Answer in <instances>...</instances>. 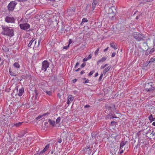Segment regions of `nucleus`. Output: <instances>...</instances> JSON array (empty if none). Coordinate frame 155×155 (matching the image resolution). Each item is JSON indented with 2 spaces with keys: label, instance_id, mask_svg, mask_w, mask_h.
Segmentation results:
<instances>
[{
  "label": "nucleus",
  "instance_id": "nucleus-21",
  "mask_svg": "<svg viewBox=\"0 0 155 155\" xmlns=\"http://www.w3.org/2000/svg\"><path fill=\"white\" fill-rule=\"evenodd\" d=\"M48 122L52 126L54 127L55 126V121H54L52 120L51 119H49L48 120Z\"/></svg>",
  "mask_w": 155,
  "mask_h": 155
},
{
  "label": "nucleus",
  "instance_id": "nucleus-20",
  "mask_svg": "<svg viewBox=\"0 0 155 155\" xmlns=\"http://www.w3.org/2000/svg\"><path fill=\"white\" fill-rule=\"evenodd\" d=\"M13 66L16 68L19 69L20 66V65L18 62H15L13 65Z\"/></svg>",
  "mask_w": 155,
  "mask_h": 155
},
{
  "label": "nucleus",
  "instance_id": "nucleus-62",
  "mask_svg": "<svg viewBox=\"0 0 155 155\" xmlns=\"http://www.w3.org/2000/svg\"><path fill=\"white\" fill-rule=\"evenodd\" d=\"M24 136V134H22L20 136H19L18 137H23Z\"/></svg>",
  "mask_w": 155,
  "mask_h": 155
},
{
  "label": "nucleus",
  "instance_id": "nucleus-22",
  "mask_svg": "<svg viewBox=\"0 0 155 155\" xmlns=\"http://www.w3.org/2000/svg\"><path fill=\"white\" fill-rule=\"evenodd\" d=\"M50 146V144H48L47 145L45 148L43 149L41 151V153H45L46 151L48 149Z\"/></svg>",
  "mask_w": 155,
  "mask_h": 155
},
{
  "label": "nucleus",
  "instance_id": "nucleus-28",
  "mask_svg": "<svg viewBox=\"0 0 155 155\" xmlns=\"http://www.w3.org/2000/svg\"><path fill=\"white\" fill-rule=\"evenodd\" d=\"M147 51V52H149V53L148 54H150L152 53L153 52H154V48H153L152 49H151V50H150V51H149V50L148 49H147L146 50Z\"/></svg>",
  "mask_w": 155,
  "mask_h": 155
},
{
  "label": "nucleus",
  "instance_id": "nucleus-19",
  "mask_svg": "<svg viewBox=\"0 0 155 155\" xmlns=\"http://www.w3.org/2000/svg\"><path fill=\"white\" fill-rule=\"evenodd\" d=\"M9 72L10 75L12 76H17L18 74H16L15 71H12L11 69H9Z\"/></svg>",
  "mask_w": 155,
  "mask_h": 155
},
{
  "label": "nucleus",
  "instance_id": "nucleus-34",
  "mask_svg": "<svg viewBox=\"0 0 155 155\" xmlns=\"http://www.w3.org/2000/svg\"><path fill=\"white\" fill-rule=\"evenodd\" d=\"M108 64H107L104 65H102L101 67V69H102L104 68H105L108 65Z\"/></svg>",
  "mask_w": 155,
  "mask_h": 155
},
{
  "label": "nucleus",
  "instance_id": "nucleus-2",
  "mask_svg": "<svg viewBox=\"0 0 155 155\" xmlns=\"http://www.w3.org/2000/svg\"><path fill=\"white\" fill-rule=\"evenodd\" d=\"M133 37L137 41H140L143 40V38L145 37L143 34L138 32H136L133 35Z\"/></svg>",
  "mask_w": 155,
  "mask_h": 155
},
{
  "label": "nucleus",
  "instance_id": "nucleus-26",
  "mask_svg": "<svg viewBox=\"0 0 155 155\" xmlns=\"http://www.w3.org/2000/svg\"><path fill=\"white\" fill-rule=\"evenodd\" d=\"M68 99L72 101L74 100V97L72 95L69 94L68 96Z\"/></svg>",
  "mask_w": 155,
  "mask_h": 155
},
{
  "label": "nucleus",
  "instance_id": "nucleus-7",
  "mask_svg": "<svg viewBox=\"0 0 155 155\" xmlns=\"http://www.w3.org/2000/svg\"><path fill=\"white\" fill-rule=\"evenodd\" d=\"M5 21L8 23H15V18L11 16H7L5 18Z\"/></svg>",
  "mask_w": 155,
  "mask_h": 155
},
{
  "label": "nucleus",
  "instance_id": "nucleus-60",
  "mask_svg": "<svg viewBox=\"0 0 155 155\" xmlns=\"http://www.w3.org/2000/svg\"><path fill=\"white\" fill-rule=\"evenodd\" d=\"M124 152V150H120V153H122Z\"/></svg>",
  "mask_w": 155,
  "mask_h": 155
},
{
  "label": "nucleus",
  "instance_id": "nucleus-40",
  "mask_svg": "<svg viewBox=\"0 0 155 155\" xmlns=\"http://www.w3.org/2000/svg\"><path fill=\"white\" fill-rule=\"evenodd\" d=\"M99 48H98L94 52V54L95 55L97 54V53H98V51H99Z\"/></svg>",
  "mask_w": 155,
  "mask_h": 155
},
{
  "label": "nucleus",
  "instance_id": "nucleus-58",
  "mask_svg": "<svg viewBox=\"0 0 155 155\" xmlns=\"http://www.w3.org/2000/svg\"><path fill=\"white\" fill-rule=\"evenodd\" d=\"M108 47H107V48H106V49H104V52H106V51L107 50H108Z\"/></svg>",
  "mask_w": 155,
  "mask_h": 155
},
{
  "label": "nucleus",
  "instance_id": "nucleus-39",
  "mask_svg": "<svg viewBox=\"0 0 155 155\" xmlns=\"http://www.w3.org/2000/svg\"><path fill=\"white\" fill-rule=\"evenodd\" d=\"M42 116L41 115H39L38 117H37L36 118V120H38L40 119H41V118H42Z\"/></svg>",
  "mask_w": 155,
  "mask_h": 155
},
{
  "label": "nucleus",
  "instance_id": "nucleus-32",
  "mask_svg": "<svg viewBox=\"0 0 155 155\" xmlns=\"http://www.w3.org/2000/svg\"><path fill=\"white\" fill-rule=\"evenodd\" d=\"M111 126H114V125L117 124V122L114 121H112L111 122Z\"/></svg>",
  "mask_w": 155,
  "mask_h": 155
},
{
  "label": "nucleus",
  "instance_id": "nucleus-37",
  "mask_svg": "<svg viewBox=\"0 0 155 155\" xmlns=\"http://www.w3.org/2000/svg\"><path fill=\"white\" fill-rule=\"evenodd\" d=\"M103 76V74L102 73H101V75L100 76L99 78L98 79V81H100L102 79V78Z\"/></svg>",
  "mask_w": 155,
  "mask_h": 155
},
{
  "label": "nucleus",
  "instance_id": "nucleus-55",
  "mask_svg": "<svg viewBox=\"0 0 155 155\" xmlns=\"http://www.w3.org/2000/svg\"><path fill=\"white\" fill-rule=\"evenodd\" d=\"M90 107V106L88 105H87L85 106H84L85 108H88V107Z\"/></svg>",
  "mask_w": 155,
  "mask_h": 155
},
{
  "label": "nucleus",
  "instance_id": "nucleus-11",
  "mask_svg": "<svg viewBox=\"0 0 155 155\" xmlns=\"http://www.w3.org/2000/svg\"><path fill=\"white\" fill-rule=\"evenodd\" d=\"M83 150L85 152V153L88 155L90 154L91 152V150L90 149L89 147L87 146L83 149Z\"/></svg>",
  "mask_w": 155,
  "mask_h": 155
},
{
  "label": "nucleus",
  "instance_id": "nucleus-13",
  "mask_svg": "<svg viewBox=\"0 0 155 155\" xmlns=\"http://www.w3.org/2000/svg\"><path fill=\"white\" fill-rule=\"evenodd\" d=\"M109 11L110 12L113 14L112 17H113L115 15V13L116 12L115 8L114 7H112L111 8H109Z\"/></svg>",
  "mask_w": 155,
  "mask_h": 155
},
{
  "label": "nucleus",
  "instance_id": "nucleus-29",
  "mask_svg": "<svg viewBox=\"0 0 155 155\" xmlns=\"http://www.w3.org/2000/svg\"><path fill=\"white\" fill-rule=\"evenodd\" d=\"M127 142L126 141V142H124L123 141H121L120 143V147H123L126 144V143H127Z\"/></svg>",
  "mask_w": 155,
  "mask_h": 155
},
{
  "label": "nucleus",
  "instance_id": "nucleus-44",
  "mask_svg": "<svg viewBox=\"0 0 155 155\" xmlns=\"http://www.w3.org/2000/svg\"><path fill=\"white\" fill-rule=\"evenodd\" d=\"M88 60H89V59L87 58V57H85L83 59V61H87Z\"/></svg>",
  "mask_w": 155,
  "mask_h": 155
},
{
  "label": "nucleus",
  "instance_id": "nucleus-31",
  "mask_svg": "<svg viewBox=\"0 0 155 155\" xmlns=\"http://www.w3.org/2000/svg\"><path fill=\"white\" fill-rule=\"evenodd\" d=\"M61 119V117H58V118L56 120V124L59 123Z\"/></svg>",
  "mask_w": 155,
  "mask_h": 155
},
{
  "label": "nucleus",
  "instance_id": "nucleus-18",
  "mask_svg": "<svg viewBox=\"0 0 155 155\" xmlns=\"http://www.w3.org/2000/svg\"><path fill=\"white\" fill-rule=\"evenodd\" d=\"M107 59V57H103L97 61V64H99V63L101 62H103L105 61Z\"/></svg>",
  "mask_w": 155,
  "mask_h": 155
},
{
  "label": "nucleus",
  "instance_id": "nucleus-46",
  "mask_svg": "<svg viewBox=\"0 0 155 155\" xmlns=\"http://www.w3.org/2000/svg\"><path fill=\"white\" fill-rule=\"evenodd\" d=\"M69 47V45H68L67 46H64L63 47V49H67Z\"/></svg>",
  "mask_w": 155,
  "mask_h": 155
},
{
  "label": "nucleus",
  "instance_id": "nucleus-1",
  "mask_svg": "<svg viewBox=\"0 0 155 155\" xmlns=\"http://www.w3.org/2000/svg\"><path fill=\"white\" fill-rule=\"evenodd\" d=\"M2 31L1 34L3 35L12 37L14 35L15 29L14 28L8 27L7 25H2Z\"/></svg>",
  "mask_w": 155,
  "mask_h": 155
},
{
  "label": "nucleus",
  "instance_id": "nucleus-48",
  "mask_svg": "<svg viewBox=\"0 0 155 155\" xmlns=\"http://www.w3.org/2000/svg\"><path fill=\"white\" fill-rule=\"evenodd\" d=\"M79 63L78 62H77L76 63V64H75V67H74V68H77V66L79 65Z\"/></svg>",
  "mask_w": 155,
  "mask_h": 155
},
{
  "label": "nucleus",
  "instance_id": "nucleus-51",
  "mask_svg": "<svg viewBox=\"0 0 155 155\" xmlns=\"http://www.w3.org/2000/svg\"><path fill=\"white\" fill-rule=\"evenodd\" d=\"M141 15V14H139L138 16H137L136 18V19L137 20L140 17Z\"/></svg>",
  "mask_w": 155,
  "mask_h": 155
},
{
  "label": "nucleus",
  "instance_id": "nucleus-12",
  "mask_svg": "<svg viewBox=\"0 0 155 155\" xmlns=\"http://www.w3.org/2000/svg\"><path fill=\"white\" fill-rule=\"evenodd\" d=\"M75 9L69 8L68 9L67 14L69 16H71L74 13Z\"/></svg>",
  "mask_w": 155,
  "mask_h": 155
},
{
  "label": "nucleus",
  "instance_id": "nucleus-15",
  "mask_svg": "<svg viewBox=\"0 0 155 155\" xmlns=\"http://www.w3.org/2000/svg\"><path fill=\"white\" fill-rule=\"evenodd\" d=\"M111 68V66L110 65L107 67H106L103 71V74L105 75L106 72L109 71V70Z\"/></svg>",
  "mask_w": 155,
  "mask_h": 155
},
{
  "label": "nucleus",
  "instance_id": "nucleus-8",
  "mask_svg": "<svg viewBox=\"0 0 155 155\" xmlns=\"http://www.w3.org/2000/svg\"><path fill=\"white\" fill-rule=\"evenodd\" d=\"M19 26L21 29L24 30H27L30 27V25L28 23L20 24Z\"/></svg>",
  "mask_w": 155,
  "mask_h": 155
},
{
  "label": "nucleus",
  "instance_id": "nucleus-50",
  "mask_svg": "<svg viewBox=\"0 0 155 155\" xmlns=\"http://www.w3.org/2000/svg\"><path fill=\"white\" fill-rule=\"evenodd\" d=\"M116 54L115 52H113L111 55V57H114L115 56V55H116Z\"/></svg>",
  "mask_w": 155,
  "mask_h": 155
},
{
  "label": "nucleus",
  "instance_id": "nucleus-10",
  "mask_svg": "<svg viewBox=\"0 0 155 155\" xmlns=\"http://www.w3.org/2000/svg\"><path fill=\"white\" fill-rule=\"evenodd\" d=\"M100 0H93V2L92 4L91 9L93 11L94 10L96 6L97 5L99 2Z\"/></svg>",
  "mask_w": 155,
  "mask_h": 155
},
{
  "label": "nucleus",
  "instance_id": "nucleus-49",
  "mask_svg": "<svg viewBox=\"0 0 155 155\" xmlns=\"http://www.w3.org/2000/svg\"><path fill=\"white\" fill-rule=\"evenodd\" d=\"M77 81V79H74L72 80V81L73 83H75Z\"/></svg>",
  "mask_w": 155,
  "mask_h": 155
},
{
  "label": "nucleus",
  "instance_id": "nucleus-54",
  "mask_svg": "<svg viewBox=\"0 0 155 155\" xmlns=\"http://www.w3.org/2000/svg\"><path fill=\"white\" fill-rule=\"evenodd\" d=\"M80 70V68H78V69L75 70L74 71L77 72V71H79Z\"/></svg>",
  "mask_w": 155,
  "mask_h": 155
},
{
  "label": "nucleus",
  "instance_id": "nucleus-6",
  "mask_svg": "<svg viewBox=\"0 0 155 155\" xmlns=\"http://www.w3.org/2000/svg\"><path fill=\"white\" fill-rule=\"evenodd\" d=\"M105 107L107 110L110 111L109 112L115 111L116 110L115 105L112 104H107L105 105Z\"/></svg>",
  "mask_w": 155,
  "mask_h": 155
},
{
  "label": "nucleus",
  "instance_id": "nucleus-5",
  "mask_svg": "<svg viewBox=\"0 0 155 155\" xmlns=\"http://www.w3.org/2000/svg\"><path fill=\"white\" fill-rule=\"evenodd\" d=\"M49 63L47 60H45L42 62L41 69L44 72L46 71L47 69L49 67Z\"/></svg>",
  "mask_w": 155,
  "mask_h": 155
},
{
  "label": "nucleus",
  "instance_id": "nucleus-63",
  "mask_svg": "<svg viewBox=\"0 0 155 155\" xmlns=\"http://www.w3.org/2000/svg\"><path fill=\"white\" fill-rule=\"evenodd\" d=\"M152 125L153 126H155V121L153 123Z\"/></svg>",
  "mask_w": 155,
  "mask_h": 155
},
{
  "label": "nucleus",
  "instance_id": "nucleus-4",
  "mask_svg": "<svg viewBox=\"0 0 155 155\" xmlns=\"http://www.w3.org/2000/svg\"><path fill=\"white\" fill-rule=\"evenodd\" d=\"M17 3L15 1H12L8 5L7 8L10 11H12L15 9Z\"/></svg>",
  "mask_w": 155,
  "mask_h": 155
},
{
  "label": "nucleus",
  "instance_id": "nucleus-47",
  "mask_svg": "<svg viewBox=\"0 0 155 155\" xmlns=\"http://www.w3.org/2000/svg\"><path fill=\"white\" fill-rule=\"evenodd\" d=\"M89 82V80L88 79H87L86 80V81L83 82L84 84L88 83Z\"/></svg>",
  "mask_w": 155,
  "mask_h": 155
},
{
  "label": "nucleus",
  "instance_id": "nucleus-52",
  "mask_svg": "<svg viewBox=\"0 0 155 155\" xmlns=\"http://www.w3.org/2000/svg\"><path fill=\"white\" fill-rule=\"evenodd\" d=\"M92 57V55L91 54H90L89 55V56L87 57V58H88L89 59H90Z\"/></svg>",
  "mask_w": 155,
  "mask_h": 155
},
{
  "label": "nucleus",
  "instance_id": "nucleus-17",
  "mask_svg": "<svg viewBox=\"0 0 155 155\" xmlns=\"http://www.w3.org/2000/svg\"><path fill=\"white\" fill-rule=\"evenodd\" d=\"M24 88L23 87L19 89V92L18 94L19 96H21L23 94L24 92Z\"/></svg>",
  "mask_w": 155,
  "mask_h": 155
},
{
  "label": "nucleus",
  "instance_id": "nucleus-23",
  "mask_svg": "<svg viewBox=\"0 0 155 155\" xmlns=\"http://www.w3.org/2000/svg\"><path fill=\"white\" fill-rule=\"evenodd\" d=\"M148 119L150 121V122H152L155 120V118L153 117V115L152 114H150L149 116L148 117Z\"/></svg>",
  "mask_w": 155,
  "mask_h": 155
},
{
  "label": "nucleus",
  "instance_id": "nucleus-61",
  "mask_svg": "<svg viewBox=\"0 0 155 155\" xmlns=\"http://www.w3.org/2000/svg\"><path fill=\"white\" fill-rule=\"evenodd\" d=\"M58 96V97L59 98L61 97V95H60V94L59 93H58L57 94Z\"/></svg>",
  "mask_w": 155,
  "mask_h": 155
},
{
  "label": "nucleus",
  "instance_id": "nucleus-42",
  "mask_svg": "<svg viewBox=\"0 0 155 155\" xmlns=\"http://www.w3.org/2000/svg\"><path fill=\"white\" fill-rule=\"evenodd\" d=\"M41 38H40V39H39L38 41V45L37 46H38L39 45L40 43V42H41Z\"/></svg>",
  "mask_w": 155,
  "mask_h": 155
},
{
  "label": "nucleus",
  "instance_id": "nucleus-25",
  "mask_svg": "<svg viewBox=\"0 0 155 155\" xmlns=\"http://www.w3.org/2000/svg\"><path fill=\"white\" fill-rule=\"evenodd\" d=\"M35 38H32V40L30 41L28 45V46L29 47L31 48V46L34 42L35 41Z\"/></svg>",
  "mask_w": 155,
  "mask_h": 155
},
{
  "label": "nucleus",
  "instance_id": "nucleus-57",
  "mask_svg": "<svg viewBox=\"0 0 155 155\" xmlns=\"http://www.w3.org/2000/svg\"><path fill=\"white\" fill-rule=\"evenodd\" d=\"M67 103L68 104H70V100H68L67 101Z\"/></svg>",
  "mask_w": 155,
  "mask_h": 155
},
{
  "label": "nucleus",
  "instance_id": "nucleus-3",
  "mask_svg": "<svg viewBox=\"0 0 155 155\" xmlns=\"http://www.w3.org/2000/svg\"><path fill=\"white\" fill-rule=\"evenodd\" d=\"M152 83L151 82L145 83V90L147 92H150L153 91L155 88L152 86Z\"/></svg>",
  "mask_w": 155,
  "mask_h": 155
},
{
  "label": "nucleus",
  "instance_id": "nucleus-41",
  "mask_svg": "<svg viewBox=\"0 0 155 155\" xmlns=\"http://www.w3.org/2000/svg\"><path fill=\"white\" fill-rule=\"evenodd\" d=\"M143 44L144 47H148L147 45V43L146 42H144L143 43Z\"/></svg>",
  "mask_w": 155,
  "mask_h": 155
},
{
  "label": "nucleus",
  "instance_id": "nucleus-30",
  "mask_svg": "<svg viewBox=\"0 0 155 155\" xmlns=\"http://www.w3.org/2000/svg\"><path fill=\"white\" fill-rule=\"evenodd\" d=\"M44 91L46 93V94L49 96H51L52 94V92L51 91Z\"/></svg>",
  "mask_w": 155,
  "mask_h": 155
},
{
  "label": "nucleus",
  "instance_id": "nucleus-53",
  "mask_svg": "<svg viewBox=\"0 0 155 155\" xmlns=\"http://www.w3.org/2000/svg\"><path fill=\"white\" fill-rule=\"evenodd\" d=\"M72 41L71 40V39H70L69 40V42H68V45H69L71 43H72Z\"/></svg>",
  "mask_w": 155,
  "mask_h": 155
},
{
  "label": "nucleus",
  "instance_id": "nucleus-56",
  "mask_svg": "<svg viewBox=\"0 0 155 155\" xmlns=\"http://www.w3.org/2000/svg\"><path fill=\"white\" fill-rule=\"evenodd\" d=\"M84 73H85V72H84V70H83V71H81V74H82Z\"/></svg>",
  "mask_w": 155,
  "mask_h": 155
},
{
  "label": "nucleus",
  "instance_id": "nucleus-14",
  "mask_svg": "<svg viewBox=\"0 0 155 155\" xmlns=\"http://www.w3.org/2000/svg\"><path fill=\"white\" fill-rule=\"evenodd\" d=\"M110 47L114 48V50H115L117 49V48L116 47L117 44L114 42L113 41L111 42L110 43Z\"/></svg>",
  "mask_w": 155,
  "mask_h": 155
},
{
  "label": "nucleus",
  "instance_id": "nucleus-27",
  "mask_svg": "<svg viewBox=\"0 0 155 155\" xmlns=\"http://www.w3.org/2000/svg\"><path fill=\"white\" fill-rule=\"evenodd\" d=\"M88 21V20L87 18H84L82 19V22L81 23V25H82L85 22H87Z\"/></svg>",
  "mask_w": 155,
  "mask_h": 155
},
{
  "label": "nucleus",
  "instance_id": "nucleus-43",
  "mask_svg": "<svg viewBox=\"0 0 155 155\" xmlns=\"http://www.w3.org/2000/svg\"><path fill=\"white\" fill-rule=\"evenodd\" d=\"M86 64L85 63H84L81 64V68H83L86 65Z\"/></svg>",
  "mask_w": 155,
  "mask_h": 155
},
{
  "label": "nucleus",
  "instance_id": "nucleus-9",
  "mask_svg": "<svg viewBox=\"0 0 155 155\" xmlns=\"http://www.w3.org/2000/svg\"><path fill=\"white\" fill-rule=\"evenodd\" d=\"M120 137V135L117 133L113 134L111 135V137L114 139L116 141L119 140Z\"/></svg>",
  "mask_w": 155,
  "mask_h": 155
},
{
  "label": "nucleus",
  "instance_id": "nucleus-38",
  "mask_svg": "<svg viewBox=\"0 0 155 155\" xmlns=\"http://www.w3.org/2000/svg\"><path fill=\"white\" fill-rule=\"evenodd\" d=\"M43 153H41V152L38 151V152L35 154L34 155H40V154H42Z\"/></svg>",
  "mask_w": 155,
  "mask_h": 155
},
{
  "label": "nucleus",
  "instance_id": "nucleus-36",
  "mask_svg": "<svg viewBox=\"0 0 155 155\" xmlns=\"http://www.w3.org/2000/svg\"><path fill=\"white\" fill-rule=\"evenodd\" d=\"M22 123V122H19L18 123H16L14 125L16 127H18Z\"/></svg>",
  "mask_w": 155,
  "mask_h": 155
},
{
  "label": "nucleus",
  "instance_id": "nucleus-24",
  "mask_svg": "<svg viewBox=\"0 0 155 155\" xmlns=\"http://www.w3.org/2000/svg\"><path fill=\"white\" fill-rule=\"evenodd\" d=\"M155 61V58H151L149 61H147L146 62V63L147 64V65L150 63H152Z\"/></svg>",
  "mask_w": 155,
  "mask_h": 155
},
{
  "label": "nucleus",
  "instance_id": "nucleus-35",
  "mask_svg": "<svg viewBox=\"0 0 155 155\" xmlns=\"http://www.w3.org/2000/svg\"><path fill=\"white\" fill-rule=\"evenodd\" d=\"M94 72V70L91 71L90 73L88 74V75L89 76H91L92 75Z\"/></svg>",
  "mask_w": 155,
  "mask_h": 155
},
{
  "label": "nucleus",
  "instance_id": "nucleus-45",
  "mask_svg": "<svg viewBox=\"0 0 155 155\" xmlns=\"http://www.w3.org/2000/svg\"><path fill=\"white\" fill-rule=\"evenodd\" d=\"M62 142V140L61 138H58V143H61Z\"/></svg>",
  "mask_w": 155,
  "mask_h": 155
},
{
  "label": "nucleus",
  "instance_id": "nucleus-64",
  "mask_svg": "<svg viewBox=\"0 0 155 155\" xmlns=\"http://www.w3.org/2000/svg\"><path fill=\"white\" fill-rule=\"evenodd\" d=\"M123 148V147H121L120 146V150H123L122 149Z\"/></svg>",
  "mask_w": 155,
  "mask_h": 155
},
{
  "label": "nucleus",
  "instance_id": "nucleus-16",
  "mask_svg": "<svg viewBox=\"0 0 155 155\" xmlns=\"http://www.w3.org/2000/svg\"><path fill=\"white\" fill-rule=\"evenodd\" d=\"M108 118L110 119L114 118H117L118 117H117L114 114H109L108 115Z\"/></svg>",
  "mask_w": 155,
  "mask_h": 155
},
{
  "label": "nucleus",
  "instance_id": "nucleus-59",
  "mask_svg": "<svg viewBox=\"0 0 155 155\" xmlns=\"http://www.w3.org/2000/svg\"><path fill=\"white\" fill-rule=\"evenodd\" d=\"M98 74L97 72L95 74V77H97L98 76Z\"/></svg>",
  "mask_w": 155,
  "mask_h": 155
},
{
  "label": "nucleus",
  "instance_id": "nucleus-33",
  "mask_svg": "<svg viewBox=\"0 0 155 155\" xmlns=\"http://www.w3.org/2000/svg\"><path fill=\"white\" fill-rule=\"evenodd\" d=\"M50 114V113L47 112L46 113L44 114H41V115H42V117H44L46 115L48 116V115H49Z\"/></svg>",
  "mask_w": 155,
  "mask_h": 155
}]
</instances>
